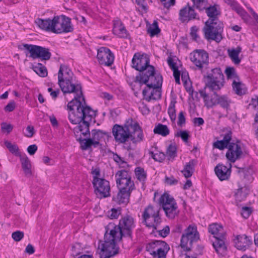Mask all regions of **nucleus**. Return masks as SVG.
Listing matches in <instances>:
<instances>
[{
  "instance_id": "f257e3e1",
  "label": "nucleus",
  "mask_w": 258,
  "mask_h": 258,
  "mask_svg": "<svg viewBox=\"0 0 258 258\" xmlns=\"http://www.w3.org/2000/svg\"><path fill=\"white\" fill-rule=\"evenodd\" d=\"M80 97H76L68 104V109L70 111L69 119L73 124H79L75 131L81 129L85 130V133H88L90 130V122L96 114L95 111L87 106L86 103L84 104L78 99Z\"/></svg>"
},
{
  "instance_id": "f03ea898",
  "label": "nucleus",
  "mask_w": 258,
  "mask_h": 258,
  "mask_svg": "<svg viewBox=\"0 0 258 258\" xmlns=\"http://www.w3.org/2000/svg\"><path fill=\"white\" fill-rule=\"evenodd\" d=\"M118 237L109 229H106L104 240L98 245L101 250L100 258H110L118 253L119 247L117 242L121 239Z\"/></svg>"
},
{
  "instance_id": "7ed1b4c3",
  "label": "nucleus",
  "mask_w": 258,
  "mask_h": 258,
  "mask_svg": "<svg viewBox=\"0 0 258 258\" xmlns=\"http://www.w3.org/2000/svg\"><path fill=\"white\" fill-rule=\"evenodd\" d=\"M135 227L134 218L130 215H126L120 219L118 225L114 226V224L110 223L106 229H109L120 239H122V237H127L132 239L133 230Z\"/></svg>"
},
{
  "instance_id": "20e7f679",
  "label": "nucleus",
  "mask_w": 258,
  "mask_h": 258,
  "mask_svg": "<svg viewBox=\"0 0 258 258\" xmlns=\"http://www.w3.org/2000/svg\"><path fill=\"white\" fill-rule=\"evenodd\" d=\"M208 231L215 238V241L213 242V246L217 253L221 256L225 255L227 246L225 244L226 232L223 227L221 225L213 223L209 226Z\"/></svg>"
},
{
  "instance_id": "39448f33",
  "label": "nucleus",
  "mask_w": 258,
  "mask_h": 258,
  "mask_svg": "<svg viewBox=\"0 0 258 258\" xmlns=\"http://www.w3.org/2000/svg\"><path fill=\"white\" fill-rule=\"evenodd\" d=\"M224 24L221 20H207L202 30L205 39L220 42L223 39Z\"/></svg>"
},
{
  "instance_id": "423d86ee",
  "label": "nucleus",
  "mask_w": 258,
  "mask_h": 258,
  "mask_svg": "<svg viewBox=\"0 0 258 258\" xmlns=\"http://www.w3.org/2000/svg\"><path fill=\"white\" fill-rule=\"evenodd\" d=\"M106 137L108 138L111 137L109 133L100 130L94 129L91 131V137L87 139H83L82 136L78 137L76 134V140L79 142L80 148L83 151L91 149L92 147L96 148L101 145L100 141Z\"/></svg>"
},
{
  "instance_id": "0eeeda50",
  "label": "nucleus",
  "mask_w": 258,
  "mask_h": 258,
  "mask_svg": "<svg viewBox=\"0 0 258 258\" xmlns=\"http://www.w3.org/2000/svg\"><path fill=\"white\" fill-rule=\"evenodd\" d=\"M147 71L141 76H136L135 82L139 83L141 85L145 84L149 89L161 88L163 78L160 74H156L154 67L153 68V73Z\"/></svg>"
},
{
  "instance_id": "6e6552de",
  "label": "nucleus",
  "mask_w": 258,
  "mask_h": 258,
  "mask_svg": "<svg viewBox=\"0 0 258 258\" xmlns=\"http://www.w3.org/2000/svg\"><path fill=\"white\" fill-rule=\"evenodd\" d=\"M160 209L149 205L143 212L142 217L143 222L147 227L157 229L161 223L162 219L159 215Z\"/></svg>"
},
{
  "instance_id": "1a4fd4ad",
  "label": "nucleus",
  "mask_w": 258,
  "mask_h": 258,
  "mask_svg": "<svg viewBox=\"0 0 258 258\" xmlns=\"http://www.w3.org/2000/svg\"><path fill=\"white\" fill-rule=\"evenodd\" d=\"M132 118H128L123 125L115 124L112 128V133L115 141L118 143H125L132 137L131 131Z\"/></svg>"
},
{
  "instance_id": "9d476101",
  "label": "nucleus",
  "mask_w": 258,
  "mask_h": 258,
  "mask_svg": "<svg viewBox=\"0 0 258 258\" xmlns=\"http://www.w3.org/2000/svg\"><path fill=\"white\" fill-rule=\"evenodd\" d=\"M200 239L199 233L195 225H189L184 230L180 239V246L185 251L191 250L194 242Z\"/></svg>"
},
{
  "instance_id": "9b49d317",
  "label": "nucleus",
  "mask_w": 258,
  "mask_h": 258,
  "mask_svg": "<svg viewBox=\"0 0 258 258\" xmlns=\"http://www.w3.org/2000/svg\"><path fill=\"white\" fill-rule=\"evenodd\" d=\"M132 67L139 72L137 76H141L150 71V75L153 73V66L150 65V58L146 54H141L136 53L132 59Z\"/></svg>"
},
{
  "instance_id": "f8f14e48",
  "label": "nucleus",
  "mask_w": 258,
  "mask_h": 258,
  "mask_svg": "<svg viewBox=\"0 0 258 258\" xmlns=\"http://www.w3.org/2000/svg\"><path fill=\"white\" fill-rule=\"evenodd\" d=\"M118 189L132 192L135 189L134 182L132 180L131 173L126 170L118 171L115 175Z\"/></svg>"
},
{
  "instance_id": "ddd939ff",
  "label": "nucleus",
  "mask_w": 258,
  "mask_h": 258,
  "mask_svg": "<svg viewBox=\"0 0 258 258\" xmlns=\"http://www.w3.org/2000/svg\"><path fill=\"white\" fill-rule=\"evenodd\" d=\"M52 24V32L55 34L71 32L74 30L71 19L63 15L54 16Z\"/></svg>"
},
{
  "instance_id": "4468645a",
  "label": "nucleus",
  "mask_w": 258,
  "mask_h": 258,
  "mask_svg": "<svg viewBox=\"0 0 258 258\" xmlns=\"http://www.w3.org/2000/svg\"><path fill=\"white\" fill-rule=\"evenodd\" d=\"M58 84L64 94L76 93L77 95L75 97L80 96L78 99L83 102V104H86L85 99L82 93V86L80 84L76 85L72 83V80H63L61 77H59L58 79Z\"/></svg>"
},
{
  "instance_id": "2eb2a0df",
  "label": "nucleus",
  "mask_w": 258,
  "mask_h": 258,
  "mask_svg": "<svg viewBox=\"0 0 258 258\" xmlns=\"http://www.w3.org/2000/svg\"><path fill=\"white\" fill-rule=\"evenodd\" d=\"M169 247L163 241L155 240L149 243L146 250L153 256V258H166Z\"/></svg>"
},
{
  "instance_id": "dca6fc26",
  "label": "nucleus",
  "mask_w": 258,
  "mask_h": 258,
  "mask_svg": "<svg viewBox=\"0 0 258 258\" xmlns=\"http://www.w3.org/2000/svg\"><path fill=\"white\" fill-rule=\"evenodd\" d=\"M23 47L29 51L30 57L33 59L40 58L42 60H47L51 57V53L47 48L28 44H23Z\"/></svg>"
},
{
  "instance_id": "f3484780",
  "label": "nucleus",
  "mask_w": 258,
  "mask_h": 258,
  "mask_svg": "<svg viewBox=\"0 0 258 258\" xmlns=\"http://www.w3.org/2000/svg\"><path fill=\"white\" fill-rule=\"evenodd\" d=\"M190 59L198 70L202 71L209 64V54L204 49H196L190 54Z\"/></svg>"
},
{
  "instance_id": "a211bd4d",
  "label": "nucleus",
  "mask_w": 258,
  "mask_h": 258,
  "mask_svg": "<svg viewBox=\"0 0 258 258\" xmlns=\"http://www.w3.org/2000/svg\"><path fill=\"white\" fill-rule=\"evenodd\" d=\"M194 8V6H190L189 4L183 7L179 12V20L182 23H185L195 20H200V16L196 12Z\"/></svg>"
},
{
  "instance_id": "6ab92c4d",
  "label": "nucleus",
  "mask_w": 258,
  "mask_h": 258,
  "mask_svg": "<svg viewBox=\"0 0 258 258\" xmlns=\"http://www.w3.org/2000/svg\"><path fill=\"white\" fill-rule=\"evenodd\" d=\"M94 192L98 197L105 198L110 196V187L109 182L103 178L92 183Z\"/></svg>"
},
{
  "instance_id": "aec40b11",
  "label": "nucleus",
  "mask_w": 258,
  "mask_h": 258,
  "mask_svg": "<svg viewBox=\"0 0 258 258\" xmlns=\"http://www.w3.org/2000/svg\"><path fill=\"white\" fill-rule=\"evenodd\" d=\"M239 143V141H237L236 143L232 142L227 148L228 150L225 156L227 159L230 162L234 163L241 158L243 154Z\"/></svg>"
},
{
  "instance_id": "412c9836",
  "label": "nucleus",
  "mask_w": 258,
  "mask_h": 258,
  "mask_svg": "<svg viewBox=\"0 0 258 258\" xmlns=\"http://www.w3.org/2000/svg\"><path fill=\"white\" fill-rule=\"evenodd\" d=\"M97 58L100 64L110 66L114 61V57L109 49L102 47L98 50Z\"/></svg>"
},
{
  "instance_id": "4be33fe9",
  "label": "nucleus",
  "mask_w": 258,
  "mask_h": 258,
  "mask_svg": "<svg viewBox=\"0 0 258 258\" xmlns=\"http://www.w3.org/2000/svg\"><path fill=\"white\" fill-rule=\"evenodd\" d=\"M131 130L132 137H130L131 141L134 143H139L143 140L144 135L143 131L139 123L132 119Z\"/></svg>"
},
{
  "instance_id": "5701e85b",
  "label": "nucleus",
  "mask_w": 258,
  "mask_h": 258,
  "mask_svg": "<svg viewBox=\"0 0 258 258\" xmlns=\"http://www.w3.org/2000/svg\"><path fill=\"white\" fill-rule=\"evenodd\" d=\"M224 76L207 78L206 88H209L212 91H219L224 86Z\"/></svg>"
},
{
  "instance_id": "b1692460",
  "label": "nucleus",
  "mask_w": 258,
  "mask_h": 258,
  "mask_svg": "<svg viewBox=\"0 0 258 258\" xmlns=\"http://www.w3.org/2000/svg\"><path fill=\"white\" fill-rule=\"evenodd\" d=\"M231 164H229V167L223 165V164L219 163L214 168V171L216 175L218 178L221 180H225L229 179L231 174Z\"/></svg>"
},
{
  "instance_id": "393cba45",
  "label": "nucleus",
  "mask_w": 258,
  "mask_h": 258,
  "mask_svg": "<svg viewBox=\"0 0 258 258\" xmlns=\"http://www.w3.org/2000/svg\"><path fill=\"white\" fill-rule=\"evenodd\" d=\"M216 91H213V95L210 96L206 92L205 89L199 90L200 95L203 98L205 106L207 108H211L216 106L218 100V97L215 94V93H217Z\"/></svg>"
},
{
  "instance_id": "a878e982",
  "label": "nucleus",
  "mask_w": 258,
  "mask_h": 258,
  "mask_svg": "<svg viewBox=\"0 0 258 258\" xmlns=\"http://www.w3.org/2000/svg\"><path fill=\"white\" fill-rule=\"evenodd\" d=\"M234 241L235 247L239 250H245L252 244L251 238L244 234L237 235Z\"/></svg>"
},
{
  "instance_id": "bb28decb",
  "label": "nucleus",
  "mask_w": 258,
  "mask_h": 258,
  "mask_svg": "<svg viewBox=\"0 0 258 258\" xmlns=\"http://www.w3.org/2000/svg\"><path fill=\"white\" fill-rule=\"evenodd\" d=\"M132 192L118 189V192L115 196H113L112 200L119 205H126L130 201V198Z\"/></svg>"
},
{
  "instance_id": "cd10ccee",
  "label": "nucleus",
  "mask_w": 258,
  "mask_h": 258,
  "mask_svg": "<svg viewBox=\"0 0 258 258\" xmlns=\"http://www.w3.org/2000/svg\"><path fill=\"white\" fill-rule=\"evenodd\" d=\"M219 6L217 5H214L213 6L208 5V3L206 5L204 10L209 17L207 20H220L219 19V16L221 15V12L219 9H218Z\"/></svg>"
},
{
  "instance_id": "c85d7f7f",
  "label": "nucleus",
  "mask_w": 258,
  "mask_h": 258,
  "mask_svg": "<svg viewBox=\"0 0 258 258\" xmlns=\"http://www.w3.org/2000/svg\"><path fill=\"white\" fill-rule=\"evenodd\" d=\"M231 140L232 132L231 131H228L224 135L223 139L222 140L217 141L214 143L213 146L214 148L220 150H223L225 148L227 149L231 143L230 142Z\"/></svg>"
},
{
  "instance_id": "c756f323",
  "label": "nucleus",
  "mask_w": 258,
  "mask_h": 258,
  "mask_svg": "<svg viewBox=\"0 0 258 258\" xmlns=\"http://www.w3.org/2000/svg\"><path fill=\"white\" fill-rule=\"evenodd\" d=\"M167 217L169 218L173 219L178 214L177 205L174 199L173 202H170L168 204H166L164 206L162 207Z\"/></svg>"
},
{
  "instance_id": "7c9ffc66",
  "label": "nucleus",
  "mask_w": 258,
  "mask_h": 258,
  "mask_svg": "<svg viewBox=\"0 0 258 258\" xmlns=\"http://www.w3.org/2000/svg\"><path fill=\"white\" fill-rule=\"evenodd\" d=\"M53 19L49 18L46 19H42L37 18L35 20V23L41 29L47 32H51L52 30V24Z\"/></svg>"
},
{
  "instance_id": "2f4dec72",
  "label": "nucleus",
  "mask_w": 258,
  "mask_h": 258,
  "mask_svg": "<svg viewBox=\"0 0 258 258\" xmlns=\"http://www.w3.org/2000/svg\"><path fill=\"white\" fill-rule=\"evenodd\" d=\"M196 164L197 161L194 159L190 160L185 164L183 170L181 171L185 178H188L192 175Z\"/></svg>"
},
{
  "instance_id": "473e14b6",
  "label": "nucleus",
  "mask_w": 258,
  "mask_h": 258,
  "mask_svg": "<svg viewBox=\"0 0 258 258\" xmlns=\"http://www.w3.org/2000/svg\"><path fill=\"white\" fill-rule=\"evenodd\" d=\"M215 94L218 97L216 105H219L222 108L228 110L232 103L231 99L226 95H220L217 93H215Z\"/></svg>"
},
{
  "instance_id": "72a5a7b5",
  "label": "nucleus",
  "mask_w": 258,
  "mask_h": 258,
  "mask_svg": "<svg viewBox=\"0 0 258 258\" xmlns=\"http://www.w3.org/2000/svg\"><path fill=\"white\" fill-rule=\"evenodd\" d=\"M113 32L120 37H126L127 33L125 27L120 20H116L114 22Z\"/></svg>"
},
{
  "instance_id": "f704fd0d",
  "label": "nucleus",
  "mask_w": 258,
  "mask_h": 258,
  "mask_svg": "<svg viewBox=\"0 0 258 258\" xmlns=\"http://www.w3.org/2000/svg\"><path fill=\"white\" fill-rule=\"evenodd\" d=\"M20 161L22 164V168L25 176L27 177L32 176L31 164L28 157L27 156L21 157L20 158Z\"/></svg>"
},
{
  "instance_id": "c9c22d12",
  "label": "nucleus",
  "mask_w": 258,
  "mask_h": 258,
  "mask_svg": "<svg viewBox=\"0 0 258 258\" xmlns=\"http://www.w3.org/2000/svg\"><path fill=\"white\" fill-rule=\"evenodd\" d=\"M73 76V72L67 66L60 65L58 73V79L61 77L63 80H72Z\"/></svg>"
},
{
  "instance_id": "e433bc0d",
  "label": "nucleus",
  "mask_w": 258,
  "mask_h": 258,
  "mask_svg": "<svg viewBox=\"0 0 258 258\" xmlns=\"http://www.w3.org/2000/svg\"><path fill=\"white\" fill-rule=\"evenodd\" d=\"M232 86L233 91L238 96H242L247 92V89L245 85L241 82H237L236 80H234Z\"/></svg>"
},
{
  "instance_id": "4c0bfd02",
  "label": "nucleus",
  "mask_w": 258,
  "mask_h": 258,
  "mask_svg": "<svg viewBox=\"0 0 258 258\" xmlns=\"http://www.w3.org/2000/svg\"><path fill=\"white\" fill-rule=\"evenodd\" d=\"M241 51V47L237 46L235 49L228 50L229 56L235 64H238L240 62L239 54Z\"/></svg>"
},
{
  "instance_id": "58836bf2",
  "label": "nucleus",
  "mask_w": 258,
  "mask_h": 258,
  "mask_svg": "<svg viewBox=\"0 0 258 258\" xmlns=\"http://www.w3.org/2000/svg\"><path fill=\"white\" fill-rule=\"evenodd\" d=\"M154 134L165 137L169 134L170 131L166 125L158 123L155 126L154 131Z\"/></svg>"
},
{
  "instance_id": "ea45409f",
  "label": "nucleus",
  "mask_w": 258,
  "mask_h": 258,
  "mask_svg": "<svg viewBox=\"0 0 258 258\" xmlns=\"http://www.w3.org/2000/svg\"><path fill=\"white\" fill-rule=\"evenodd\" d=\"M135 175L137 179L144 183L147 179V173L141 167H137L135 169Z\"/></svg>"
},
{
  "instance_id": "a19ab883",
  "label": "nucleus",
  "mask_w": 258,
  "mask_h": 258,
  "mask_svg": "<svg viewBox=\"0 0 258 258\" xmlns=\"http://www.w3.org/2000/svg\"><path fill=\"white\" fill-rule=\"evenodd\" d=\"M34 71L41 77H45L47 75V70L45 66L40 63L33 66Z\"/></svg>"
},
{
  "instance_id": "79ce46f5",
  "label": "nucleus",
  "mask_w": 258,
  "mask_h": 258,
  "mask_svg": "<svg viewBox=\"0 0 258 258\" xmlns=\"http://www.w3.org/2000/svg\"><path fill=\"white\" fill-rule=\"evenodd\" d=\"M166 153L168 160L173 159L177 156V148L175 144H170L167 148Z\"/></svg>"
},
{
  "instance_id": "37998d69",
  "label": "nucleus",
  "mask_w": 258,
  "mask_h": 258,
  "mask_svg": "<svg viewBox=\"0 0 258 258\" xmlns=\"http://www.w3.org/2000/svg\"><path fill=\"white\" fill-rule=\"evenodd\" d=\"M173 199H174L167 192H164L160 197L158 200V204L162 207L165 204H168L170 202H173Z\"/></svg>"
},
{
  "instance_id": "c03bdc74",
  "label": "nucleus",
  "mask_w": 258,
  "mask_h": 258,
  "mask_svg": "<svg viewBox=\"0 0 258 258\" xmlns=\"http://www.w3.org/2000/svg\"><path fill=\"white\" fill-rule=\"evenodd\" d=\"M153 90L150 93V95L148 96V97L146 98V100L148 101L151 100H158L161 98V88L152 89Z\"/></svg>"
},
{
  "instance_id": "a18cd8bd",
  "label": "nucleus",
  "mask_w": 258,
  "mask_h": 258,
  "mask_svg": "<svg viewBox=\"0 0 258 258\" xmlns=\"http://www.w3.org/2000/svg\"><path fill=\"white\" fill-rule=\"evenodd\" d=\"M231 9L237 12L243 19L247 20L249 17L247 13L241 8L236 2L234 6H232Z\"/></svg>"
},
{
  "instance_id": "49530a36",
  "label": "nucleus",
  "mask_w": 258,
  "mask_h": 258,
  "mask_svg": "<svg viewBox=\"0 0 258 258\" xmlns=\"http://www.w3.org/2000/svg\"><path fill=\"white\" fill-rule=\"evenodd\" d=\"M148 33L150 34L151 37H153L160 32V29L158 27V22L154 21L153 24L149 26L147 29Z\"/></svg>"
},
{
  "instance_id": "de8ad7c7",
  "label": "nucleus",
  "mask_w": 258,
  "mask_h": 258,
  "mask_svg": "<svg viewBox=\"0 0 258 258\" xmlns=\"http://www.w3.org/2000/svg\"><path fill=\"white\" fill-rule=\"evenodd\" d=\"M193 2L194 7L200 11H204L207 4L208 3L206 0H191Z\"/></svg>"
},
{
  "instance_id": "09e8293b",
  "label": "nucleus",
  "mask_w": 258,
  "mask_h": 258,
  "mask_svg": "<svg viewBox=\"0 0 258 258\" xmlns=\"http://www.w3.org/2000/svg\"><path fill=\"white\" fill-rule=\"evenodd\" d=\"M149 153L155 161L159 162H162L165 158V154L163 152L154 153L153 151H150Z\"/></svg>"
},
{
  "instance_id": "8fccbe9b",
  "label": "nucleus",
  "mask_w": 258,
  "mask_h": 258,
  "mask_svg": "<svg viewBox=\"0 0 258 258\" xmlns=\"http://www.w3.org/2000/svg\"><path fill=\"white\" fill-rule=\"evenodd\" d=\"M247 194L246 188L240 187L237 190L235 196L237 199H239V200H242L246 198Z\"/></svg>"
},
{
  "instance_id": "3c124183",
  "label": "nucleus",
  "mask_w": 258,
  "mask_h": 258,
  "mask_svg": "<svg viewBox=\"0 0 258 258\" xmlns=\"http://www.w3.org/2000/svg\"><path fill=\"white\" fill-rule=\"evenodd\" d=\"M225 73L228 79L236 78L239 80V78L236 73L235 70L233 67H228L225 70Z\"/></svg>"
},
{
  "instance_id": "603ef678",
  "label": "nucleus",
  "mask_w": 258,
  "mask_h": 258,
  "mask_svg": "<svg viewBox=\"0 0 258 258\" xmlns=\"http://www.w3.org/2000/svg\"><path fill=\"white\" fill-rule=\"evenodd\" d=\"M224 76L222 71L219 68H216L212 69L209 73L208 74L207 78H211L212 77H218L219 76Z\"/></svg>"
},
{
  "instance_id": "864d4df0",
  "label": "nucleus",
  "mask_w": 258,
  "mask_h": 258,
  "mask_svg": "<svg viewBox=\"0 0 258 258\" xmlns=\"http://www.w3.org/2000/svg\"><path fill=\"white\" fill-rule=\"evenodd\" d=\"M175 136L176 137H180L183 142L187 143L189 137V135L187 131H180L175 134Z\"/></svg>"
},
{
  "instance_id": "5fc2aeb1",
  "label": "nucleus",
  "mask_w": 258,
  "mask_h": 258,
  "mask_svg": "<svg viewBox=\"0 0 258 258\" xmlns=\"http://www.w3.org/2000/svg\"><path fill=\"white\" fill-rule=\"evenodd\" d=\"M1 131L3 133H6L9 134L13 130V126L11 124H8L6 122H3L1 124Z\"/></svg>"
},
{
  "instance_id": "6e6d98bb",
  "label": "nucleus",
  "mask_w": 258,
  "mask_h": 258,
  "mask_svg": "<svg viewBox=\"0 0 258 258\" xmlns=\"http://www.w3.org/2000/svg\"><path fill=\"white\" fill-rule=\"evenodd\" d=\"M5 145L12 153H16L19 151L18 147L15 144H12L10 142L6 141L5 142Z\"/></svg>"
},
{
  "instance_id": "4d7b16f0",
  "label": "nucleus",
  "mask_w": 258,
  "mask_h": 258,
  "mask_svg": "<svg viewBox=\"0 0 258 258\" xmlns=\"http://www.w3.org/2000/svg\"><path fill=\"white\" fill-rule=\"evenodd\" d=\"M168 113L170 118L172 121H174L176 119V110L175 108V104H171L168 109Z\"/></svg>"
},
{
  "instance_id": "13d9d810",
  "label": "nucleus",
  "mask_w": 258,
  "mask_h": 258,
  "mask_svg": "<svg viewBox=\"0 0 258 258\" xmlns=\"http://www.w3.org/2000/svg\"><path fill=\"white\" fill-rule=\"evenodd\" d=\"M91 173L93 175V180L92 183L96 181H99V180L103 179V178H100V170L99 168H95L92 170Z\"/></svg>"
},
{
  "instance_id": "bf43d9fd",
  "label": "nucleus",
  "mask_w": 258,
  "mask_h": 258,
  "mask_svg": "<svg viewBox=\"0 0 258 258\" xmlns=\"http://www.w3.org/2000/svg\"><path fill=\"white\" fill-rule=\"evenodd\" d=\"M252 212L251 208L244 207L241 209V215L245 219L248 218Z\"/></svg>"
},
{
  "instance_id": "052dcab7",
  "label": "nucleus",
  "mask_w": 258,
  "mask_h": 258,
  "mask_svg": "<svg viewBox=\"0 0 258 258\" xmlns=\"http://www.w3.org/2000/svg\"><path fill=\"white\" fill-rule=\"evenodd\" d=\"M12 237L15 241H19L24 237V233L22 231H17L12 233Z\"/></svg>"
},
{
  "instance_id": "680f3d73",
  "label": "nucleus",
  "mask_w": 258,
  "mask_h": 258,
  "mask_svg": "<svg viewBox=\"0 0 258 258\" xmlns=\"http://www.w3.org/2000/svg\"><path fill=\"white\" fill-rule=\"evenodd\" d=\"M198 29L196 26H194L190 28V35L194 41H197L198 38L199 37L197 34Z\"/></svg>"
},
{
  "instance_id": "e2e57ef3",
  "label": "nucleus",
  "mask_w": 258,
  "mask_h": 258,
  "mask_svg": "<svg viewBox=\"0 0 258 258\" xmlns=\"http://www.w3.org/2000/svg\"><path fill=\"white\" fill-rule=\"evenodd\" d=\"M158 232L161 236L162 237H165L169 234V227L168 226H166L163 228V229L160 230Z\"/></svg>"
},
{
  "instance_id": "0e129e2a",
  "label": "nucleus",
  "mask_w": 258,
  "mask_h": 258,
  "mask_svg": "<svg viewBox=\"0 0 258 258\" xmlns=\"http://www.w3.org/2000/svg\"><path fill=\"white\" fill-rule=\"evenodd\" d=\"M178 180L175 179L172 176L170 177L166 176L165 178V183L168 185H171L176 184Z\"/></svg>"
},
{
  "instance_id": "69168bd1",
  "label": "nucleus",
  "mask_w": 258,
  "mask_h": 258,
  "mask_svg": "<svg viewBox=\"0 0 258 258\" xmlns=\"http://www.w3.org/2000/svg\"><path fill=\"white\" fill-rule=\"evenodd\" d=\"M120 214V210L112 209L110 214L108 215V217L110 219H117Z\"/></svg>"
},
{
  "instance_id": "338daca9",
  "label": "nucleus",
  "mask_w": 258,
  "mask_h": 258,
  "mask_svg": "<svg viewBox=\"0 0 258 258\" xmlns=\"http://www.w3.org/2000/svg\"><path fill=\"white\" fill-rule=\"evenodd\" d=\"M185 123V118L183 111H180L178 115L177 124L179 126H182Z\"/></svg>"
},
{
  "instance_id": "774afa93",
  "label": "nucleus",
  "mask_w": 258,
  "mask_h": 258,
  "mask_svg": "<svg viewBox=\"0 0 258 258\" xmlns=\"http://www.w3.org/2000/svg\"><path fill=\"white\" fill-rule=\"evenodd\" d=\"M27 133L25 136L28 138H31L35 133L34 127L32 125H28L26 128Z\"/></svg>"
}]
</instances>
